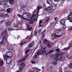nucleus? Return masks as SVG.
<instances>
[{"instance_id": "obj_1", "label": "nucleus", "mask_w": 72, "mask_h": 72, "mask_svg": "<svg viewBox=\"0 0 72 72\" xmlns=\"http://www.w3.org/2000/svg\"><path fill=\"white\" fill-rule=\"evenodd\" d=\"M17 15L19 18H22L24 19H27L29 18L31 19V20H33V19L36 17V15L33 14L31 17H29L27 14H23V15L18 14Z\"/></svg>"}, {"instance_id": "obj_2", "label": "nucleus", "mask_w": 72, "mask_h": 72, "mask_svg": "<svg viewBox=\"0 0 72 72\" xmlns=\"http://www.w3.org/2000/svg\"><path fill=\"white\" fill-rule=\"evenodd\" d=\"M8 3V0H0V5L1 4H3L4 5L5 8H8V5L7 4Z\"/></svg>"}, {"instance_id": "obj_3", "label": "nucleus", "mask_w": 72, "mask_h": 72, "mask_svg": "<svg viewBox=\"0 0 72 72\" xmlns=\"http://www.w3.org/2000/svg\"><path fill=\"white\" fill-rule=\"evenodd\" d=\"M7 39V38L6 36L5 35L3 36V40L0 42V48L1 46V45H5V42L4 40H5V41H6Z\"/></svg>"}, {"instance_id": "obj_4", "label": "nucleus", "mask_w": 72, "mask_h": 72, "mask_svg": "<svg viewBox=\"0 0 72 72\" xmlns=\"http://www.w3.org/2000/svg\"><path fill=\"white\" fill-rule=\"evenodd\" d=\"M20 65H21L20 67L19 68V69L20 71H22V70L23 69L24 67H25V64L24 62H22Z\"/></svg>"}, {"instance_id": "obj_5", "label": "nucleus", "mask_w": 72, "mask_h": 72, "mask_svg": "<svg viewBox=\"0 0 72 72\" xmlns=\"http://www.w3.org/2000/svg\"><path fill=\"white\" fill-rule=\"evenodd\" d=\"M9 51H8L6 52V56H4V60L6 59V58H10V56H9Z\"/></svg>"}, {"instance_id": "obj_6", "label": "nucleus", "mask_w": 72, "mask_h": 72, "mask_svg": "<svg viewBox=\"0 0 72 72\" xmlns=\"http://www.w3.org/2000/svg\"><path fill=\"white\" fill-rule=\"evenodd\" d=\"M59 35H58V34H56V33L55 34V33H53L52 35H51V37H52L51 39V40H54V39H55L56 37H58Z\"/></svg>"}, {"instance_id": "obj_7", "label": "nucleus", "mask_w": 72, "mask_h": 72, "mask_svg": "<svg viewBox=\"0 0 72 72\" xmlns=\"http://www.w3.org/2000/svg\"><path fill=\"white\" fill-rule=\"evenodd\" d=\"M55 33L56 35H57V34H57L58 35H59L58 37H59V35H62V32H61L60 29H57L55 31Z\"/></svg>"}, {"instance_id": "obj_8", "label": "nucleus", "mask_w": 72, "mask_h": 72, "mask_svg": "<svg viewBox=\"0 0 72 72\" xmlns=\"http://www.w3.org/2000/svg\"><path fill=\"white\" fill-rule=\"evenodd\" d=\"M55 54L56 55V56H56L54 58V59L56 61H58V60H60V58H59V57L58 56L59 54L58 53H56Z\"/></svg>"}, {"instance_id": "obj_9", "label": "nucleus", "mask_w": 72, "mask_h": 72, "mask_svg": "<svg viewBox=\"0 0 72 72\" xmlns=\"http://www.w3.org/2000/svg\"><path fill=\"white\" fill-rule=\"evenodd\" d=\"M71 70V68L69 67V66L68 67L65 68L64 70L65 72H69Z\"/></svg>"}, {"instance_id": "obj_10", "label": "nucleus", "mask_w": 72, "mask_h": 72, "mask_svg": "<svg viewBox=\"0 0 72 72\" xmlns=\"http://www.w3.org/2000/svg\"><path fill=\"white\" fill-rule=\"evenodd\" d=\"M60 59L61 61L64 62L66 60V57L64 56H61L60 57Z\"/></svg>"}, {"instance_id": "obj_11", "label": "nucleus", "mask_w": 72, "mask_h": 72, "mask_svg": "<svg viewBox=\"0 0 72 72\" xmlns=\"http://www.w3.org/2000/svg\"><path fill=\"white\" fill-rule=\"evenodd\" d=\"M35 44V42L33 41L30 44L28 45V47L29 48H32L33 46V44Z\"/></svg>"}, {"instance_id": "obj_12", "label": "nucleus", "mask_w": 72, "mask_h": 72, "mask_svg": "<svg viewBox=\"0 0 72 72\" xmlns=\"http://www.w3.org/2000/svg\"><path fill=\"white\" fill-rule=\"evenodd\" d=\"M43 43L44 44L46 45V44H48V43H49V42L48 40L45 39L43 41Z\"/></svg>"}, {"instance_id": "obj_13", "label": "nucleus", "mask_w": 72, "mask_h": 72, "mask_svg": "<svg viewBox=\"0 0 72 72\" xmlns=\"http://www.w3.org/2000/svg\"><path fill=\"white\" fill-rule=\"evenodd\" d=\"M72 45L70 44V45L67 48H64L63 50H68L69 49H70V48H71V47H72Z\"/></svg>"}, {"instance_id": "obj_14", "label": "nucleus", "mask_w": 72, "mask_h": 72, "mask_svg": "<svg viewBox=\"0 0 72 72\" xmlns=\"http://www.w3.org/2000/svg\"><path fill=\"white\" fill-rule=\"evenodd\" d=\"M9 58H6V59L4 60H6V63L7 64H9L10 63V59H8Z\"/></svg>"}, {"instance_id": "obj_15", "label": "nucleus", "mask_w": 72, "mask_h": 72, "mask_svg": "<svg viewBox=\"0 0 72 72\" xmlns=\"http://www.w3.org/2000/svg\"><path fill=\"white\" fill-rule=\"evenodd\" d=\"M52 68V64H48V70H51V68Z\"/></svg>"}, {"instance_id": "obj_16", "label": "nucleus", "mask_w": 72, "mask_h": 72, "mask_svg": "<svg viewBox=\"0 0 72 72\" xmlns=\"http://www.w3.org/2000/svg\"><path fill=\"white\" fill-rule=\"evenodd\" d=\"M47 3L48 4L50 5H51L53 4L52 3V1L51 0H47Z\"/></svg>"}, {"instance_id": "obj_17", "label": "nucleus", "mask_w": 72, "mask_h": 72, "mask_svg": "<svg viewBox=\"0 0 72 72\" xmlns=\"http://www.w3.org/2000/svg\"><path fill=\"white\" fill-rule=\"evenodd\" d=\"M33 71H35V72H39V71H40V70L36 68H33Z\"/></svg>"}, {"instance_id": "obj_18", "label": "nucleus", "mask_w": 72, "mask_h": 72, "mask_svg": "<svg viewBox=\"0 0 72 72\" xmlns=\"http://www.w3.org/2000/svg\"><path fill=\"white\" fill-rule=\"evenodd\" d=\"M5 13H1L0 16L1 18H4V15Z\"/></svg>"}, {"instance_id": "obj_19", "label": "nucleus", "mask_w": 72, "mask_h": 72, "mask_svg": "<svg viewBox=\"0 0 72 72\" xmlns=\"http://www.w3.org/2000/svg\"><path fill=\"white\" fill-rule=\"evenodd\" d=\"M54 50H51L49 52H48L47 53H46V55H48V54L51 53H53V52L54 51Z\"/></svg>"}, {"instance_id": "obj_20", "label": "nucleus", "mask_w": 72, "mask_h": 72, "mask_svg": "<svg viewBox=\"0 0 72 72\" xmlns=\"http://www.w3.org/2000/svg\"><path fill=\"white\" fill-rule=\"evenodd\" d=\"M11 24V22H6V25L7 27L9 26Z\"/></svg>"}, {"instance_id": "obj_21", "label": "nucleus", "mask_w": 72, "mask_h": 72, "mask_svg": "<svg viewBox=\"0 0 72 72\" xmlns=\"http://www.w3.org/2000/svg\"><path fill=\"white\" fill-rule=\"evenodd\" d=\"M60 22L61 24L64 25V20L63 19H61L60 21Z\"/></svg>"}, {"instance_id": "obj_22", "label": "nucleus", "mask_w": 72, "mask_h": 72, "mask_svg": "<svg viewBox=\"0 0 72 72\" xmlns=\"http://www.w3.org/2000/svg\"><path fill=\"white\" fill-rule=\"evenodd\" d=\"M42 54H46V51L45 50H41Z\"/></svg>"}, {"instance_id": "obj_23", "label": "nucleus", "mask_w": 72, "mask_h": 72, "mask_svg": "<svg viewBox=\"0 0 72 72\" xmlns=\"http://www.w3.org/2000/svg\"><path fill=\"white\" fill-rule=\"evenodd\" d=\"M14 0H10L9 1V3L11 5H13L14 3Z\"/></svg>"}, {"instance_id": "obj_24", "label": "nucleus", "mask_w": 72, "mask_h": 72, "mask_svg": "<svg viewBox=\"0 0 72 72\" xmlns=\"http://www.w3.org/2000/svg\"><path fill=\"white\" fill-rule=\"evenodd\" d=\"M41 51H37V54L38 55H43V54L42 53H41Z\"/></svg>"}, {"instance_id": "obj_25", "label": "nucleus", "mask_w": 72, "mask_h": 72, "mask_svg": "<svg viewBox=\"0 0 72 72\" xmlns=\"http://www.w3.org/2000/svg\"><path fill=\"white\" fill-rule=\"evenodd\" d=\"M24 62V58H22L21 60L17 61L18 63H20V62Z\"/></svg>"}, {"instance_id": "obj_26", "label": "nucleus", "mask_w": 72, "mask_h": 72, "mask_svg": "<svg viewBox=\"0 0 72 72\" xmlns=\"http://www.w3.org/2000/svg\"><path fill=\"white\" fill-rule=\"evenodd\" d=\"M66 57L68 58V59H72V56H71L70 55H67L66 56Z\"/></svg>"}, {"instance_id": "obj_27", "label": "nucleus", "mask_w": 72, "mask_h": 72, "mask_svg": "<svg viewBox=\"0 0 72 72\" xmlns=\"http://www.w3.org/2000/svg\"><path fill=\"white\" fill-rule=\"evenodd\" d=\"M4 63V62L3 60H0V67H1L3 65V64Z\"/></svg>"}, {"instance_id": "obj_28", "label": "nucleus", "mask_w": 72, "mask_h": 72, "mask_svg": "<svg viewBox=\"0 0 72 72\" xmlns=\"http://www.w3.org/2000/svg\"><path fill=\"white\" fill-rule=\"evenodd\" d=\"M7 33V30H5L3 33H2L1 35H6Z\"/></svg>"}, {"instance_id": "obj_29", "label": "nucleus", "mask_w": 72, "mask_h": 72, "mask_svg": "<svg viewBox=\"0 0 72 72\" xmlns=\"http://www.w3.org/2000/svg\"><path fill=\"white\" fill-rule=\"evenodd\" d=\"M10 16V15H8V13L6 14H4V18H5L6 17H9Z\"/></svg>"}, {"instance_id": "obj_30", "label": "nucleus", "mask_w": 72, "mask_h": 72, "mask_svg": "<svg viewBox=\"0 0 72 72\" xmlns=\"http://www.w3.org/2000/svg\"><path fill=\"white\" fill-rule=\"evenodd\" d=\"M45 32V30H44L42 32H41V33L42 35H42V37H44V35L45 34H44V33Z\"/></svg>"}, {"instance_id": "obj_31", "label": "nucleus", "mask_w": 72, "mask_h": 72, "mask_svg": "<svg viewBox=\"0 0 72 72\" xmlns=\"http://www.w3.org/2000/svg\"><path fill=\"white\" fill-rule=\"evenodd\" d=\"M10 58L13 56V54L11 51H9Z\"/></svg>"}, {"instance_id": "obj_32", "label": "nucleus", "mask_w": 72, "mask_h": 72, "mask_svg": "<svg viewBox=\"0 0 72 72\" xmlns=\"http://www.w3.org/2000/svg\"><path fill=\"white\" fill-rule=\"evenodd\" d=\"M42 8V7H40V6H39L37 9L38 12H39V10H40V9H41Z\"/></svg>"}, {"instance_id": "obj_33", "label": "nucleus", "mask_w": 72, "mask_h": 72, "mask_svg": "<svg viewBox=\"0 0 72 72\" xmlns=\"http://www.w3.org/2000/svg\"><path fill=\"white\" fill-rule=\"evenodd\" d=\"M27 28H28V31H31L32 30V27L29 28V26H28L27 27Z\"/></svg>"}, {"instance_id": "obj_34", "label": "nucleus", "mask_w": 72, "mask_h": 72, "mask_svg": "<svg viewBox=\"0 0 72 72\" xmlns=\"http://www.w3.org/2000/svg\"><path fill=\"white\" fill-rule=\"evenodd\" d=\"M6 11L7 13H9L10 12V8H8L6 10Z\"/></svg>"}, {"instance_id": "obj_35", "label": "nucleus", "mask_w": 72, "mask_h": 72, "mask_svg": "<svg viewBox=\"0 0 72 72\" xmlns=\"http://www.w3.org/2000/svg\"><path fill=\"white\" fill-rule=\"evenodd\" d=\"M52 63L53 64H54V66L57 65V62L56 61H54Z\"/></svg>"}, {"instance_id": "obj_36", "label": "nucleus", "mask_w": 72, "mask_h": 72, "mask_svg": "<svg viewBox=\"0 0 72 72\" xmlns=\"http://www.w3.org/2000/svg\"><path fill=\"white\" fill-rule=\"evenodd\" d=\"M50 44V42H49V43H48L47 45V46L48 47V48H51V45Z\"/></svg>"}, {"instance_id": "obj_37", "label": "nucleus", "mask_w": 72, "mask_h": 72, "mask_svg": "<svg viewBox=\"0 0 72 72\" xmlns=\"http://www.w3.org/2000/svg\"><path fill=\"white\" fill-rule=\"evenodd\" d=\"M34 35L35 36H37V32L36 31H35Z\"/></svg>"}, {"instance_id": "obj_38", "label": "nucleus", "mask_w": 72, "mask_h": 72, "mask_svg": "<svg viewBox=\"0 0 72 72\" xmlns=\"http://www.w3.org/2000/svg\"><path fill=\"white\" fill-rule=\"evenodd\" d=\"M30 51V50H26L25 51V54H27L28 52V51Z\"/></svg>"}, {"instance_id": "obj_39", "label": "nucleus", "mask_w": 72, "mask_h": 72, "mask_svg": "<svg viewBox=\"0 0 72 72\" xmlns=\"http://www.w3.org/2000/svg\"><path fill=\"white\" fill-rule=\"evenodd\" d=\"M70 65L69 66V67H70L71 68H72V62L70 63Z\"/></svg>"}, {"instance_id": "obj_40", "label": "nucleus", "mask_w": 72, "mask_h": 72, "mask_svg": "<svg viewBox=\"0 0 72 72\" xmlns=\"http://www.w3.org/2000/svg\"><path fill=\"white\" fill-rule=\"evenodd\" d=\"M56 51L57 52H60V49L57 48L56 50Z\"/></svg>"}, {"instance_id": "obj_41", "label": "nucleus", "mask_w": 72, "mask_h": 72, "mask_svg": "<svg viewBox=\"0 0 72 72\" xmlns=\"http://www.w3.org/2000/svg\"><path fill=\"white\" fill-rule=\"evenodd\" d=\"M12 30H14V29L10 28H9L8 29L9 31H12Z\"/></svg>"}, {"instance_id": "obj_42", "label": "nucleus", "mask_w": 72, "mask_h": 72, "mask_svg": "<svg viewBox=\"0 0 72 72\" xmlns=\"http://www.w3.org/2000/svg\"><path fill=\"white\" fill-rule=\"evenodd\" d=\"M54 55L52 54L50 55V57L51 58H54Z\"/></svg>"}, {"instance_id": "obj_43", "label": "nucleus", "mask_w": 72, "mask_h": 72, "mask_svg": "<svg viewBox=\"0 0 72 72\" xmlns=\"http://www.w3.org/2000/svg\"><path fill=\"white\" fill-rule=\"evenodd\" d=\"M59 71L60 72H62V68H59Z\"/></svg>"}, {"instance_id": "obj_44", "label": "nucleus", "mask_w": 72, "mask_h": 72, "mask_svg": "<svg viewBox=\"0 0 72 72\" xmlns=\"http://www.w3.org/2000/svg\"><path fill=\"white\" fill-rule=\"evenodd\" d=\"M64 54V52H61L60 53V55H63V54Z\"/></svg>"}, {"instance_id": "obj_45", "label": "nucleus", "mask_w": 72, "mask_h": 72, "mask_svg": "<svg viewBox=\"0 0 72 72\" xmlns=\"http://www.w3.org/2000/svg\"><path fill=\"white\" fill-rule=\"evenodd\" d=\"M63 25V26L62 27V28H64V29H65V28H66V25L64 24Z\"/></svg>"}, {"instance_id": "obj_46", "label": "nucleus", "mask_w": 72, "mask_h": 72, "mask_svg": "<svg viewBox=\"0 0 72 72\" xmlns=\"http://www.w3.org/2000/svg\"><path fill=\"white\" fill-rule=\"evenodd\" d=\"M28 55H26L25 57L24 58H24V61H25V59L27 58V57H28Z\"/></svg>"}, {"instance_id": "obj_47", "label": "nucleus", "mask_w": 72, "mask_h": 72, "mask_svg": "<svg viewBox=\"0 0 72 72\" xmlns=\"http://www.w3.org/2000/svg\"><path fill=\"white\" fill-rule=\"evenodd\" d=\"M55 21H57V20L58 19V17H55L54 18Z\"/></svg>"}, {"instance_id": "obj_48", "label": "nucleus", "mask_w": 72, "mask_h": 72, "mask_svg": "<svg viewBox=\"0 0 72 72\" xmlns=\"http://www.w3.org/2000/svg\"><path fill=\"white\" fill-rule=\"evenodd\" d=\"M33 22H34L33 21H30L29 22V23H30V24H33Z\"/></svg>"}, {"instance_id": "obj_49", "label": "nucleus", "mask_w": 72, "mask_h": 72, "mask_svg": "<svg viewBox=\"0 0 72 72\" xmlns=\"http://www.w3.org/2000/svg\"><path fill=\"white\" fill-rule=\"evenodd\" d=\"M4 22V20H2L0 22V24H1L2 23H3Z\"/></svg>"}, {"instance_id": "obj_50", "label": "nucleus", "mask_w": 72, "mask_h": 72, "mask_svg": "<svg viewBox=\"0 0 72 72\" xmlns=\"http://www.w3.org/2000/svg\"><path fill=\"white\" fill-rule=\"evenodd\" d=\"M37 18H36L33 19V21H34L35 22H37Z\"/></svg>"}, {"instance_id": "obj_51", "label": "nucleus", "mask_w": 72, "mask_h": 72, "mask_svg": "<svg viewBox=\"0 0 72 72\" xmlns=\"http://www.w3.org/2000/svg\"><path fill=\"white\" fill-rule=\"evenodd\" d=\"M43 22V21H42V20H40L39 21V24H41V23H42Z\"/></svg>"}, {"instance_id": "obj_52", "label": "nucleus", "mask_w": 72, "mask_h": 72, "mask_svg": "<svg viewBox=\"0 0 72 72\" xmlns=\"http://www.w3.org/2000/svg\"><path fill=\"white\" fill-rule=\"evenodd\" d=\"M49 20V19H47L46 21H45V23H47L48 21Z\"/></svg>"}, {"instance_id": "obj_53", "label": "nucleus", "mask_w": 72, "mask_h": 72, "mask_svg": "<svg viewBox=\"0 0 72 72\" xmlns=\"http://www.w3.org/2000/svg\"><path fill=\"white\" fill-rule=\"evenodd\" d=\"M47 9L48 10H51V9L50 8V7L47 8Z\"/></svg>"}, {"instance_id": "obj_54", "label": "nucleus", "mask_w": 72, "mask_h": 72, "mask_svg": "<svg viewBox=\"0 0 72 72\" xmlns=\"http://www.w3.org/2000/svg\"><path fill=\"white\" fill-rule=\"evenodd\" d=\"M23 44H24V43H23V42H22L21 43V44H20V45H23Z\"/></svg>"}, {"instance_id": "obj_55", "label": "nucleus", "mask_w": 72, "mask_h": 72, "mask_svg": "<svg viewBox=\"0 0 72 72\" xmlns=\"http://www.w3.org/2000/svg\"><path fill=\"white\" fill-rule=\"evenodd\" d=\"M34 57H35V59H36V58H37V55H36L34 56Z\"/></svg>"}, {"instance_id": "obj_56", "label": "nucleus", "mask_w": 72, "mask_h": 72, "mask_svg": "<svg viewBox=\"0 0 72 72\" xmlns=\"http://www.w3.org/2000/svg\"><path fill=\"white\" fill-rule=\"evenodd\" d=\"M41 32V30H39V33H40Z\"/></svg>"}, {"instance_id": "obj_57", "label": "nucleus", "mask_w": 72, "mask_h": 72, "mask_svg": "<svg viewBox=\"0 0 72 72\" xmlns=\"http://www.w3.org/2000/svg\"><path fill=\"white\" fill-rule=\"evenodd\" d=\"M55 1H58L59 0H54Z\"/></svg>"}, {"instance_id": "obj_58", "label": "nucleus", "mask_w": 72, "mask_h": 72, "mask_svg": "<svg viewBox=\"0 0 72 72\" xmlns=\"http://www.w3.org/2000/svg\"><path fill=\"white\" fill-rule=\"evenodd\" d=\"M39 26H40V27H42V25H41V24H40L39 23Z\"/></svg>"}, {"instance_id": "obj_59", "label": "nucleus", "mask_w": 72, "mask_h": 72, "mask_svg": "<svg viewBox=\"0 0 72 72\" xmlns=\"http://www.w3.org/2000/svg\"><path fill=\"white\" fill-rule=\"evenodd\" d=\"M65 1V0H62V3H64Z\"/></svg>"}, {"instance_id": "obj_60", "label": "nucleus", "mask_w": 72, "mask_h": 72, "mask_svg": "<svg viewBox=\"0 0 72 72\" xmlns=\"http://www.w3.org/2000/svg\"><path fill=\"white\" fill-rule=\"evenodd\" d=\"M68 13V11H66V12H65V13Z\"/></svg>"}, {"instance_id": "obj_61", "label": "nucleus", "mask_w": 72, "mask_h": 72, "mask_svg": "<svg viewBox=\"0 0 72 72\" xmlns=\"http://www.w3.org/2000/svg\"><path fill=\"white\" fill-rule=\"evenodd\" d=\"M14 27H16V28H17V27H18V26H15Z\"/></svg>"}, {"instance_id": "obj_62", "label": "nucleus", "mask_w": 72, "mask_h": 72, "mask_svg": "<svg viewBox=\"0 0 72 72\" xmlns=\"http://www.w3.org/2000/svg\"><path fill=\"white\" fill-rule=\"evenodd\" d=\"M43 49H46V48L43 47Z\"/></svg>"}, {"instance_id": "obj_63", "label": "nucleus", "mask_w": 72, "mask_h": 72, "mask_svg": "<svg viewBox=\"0 0 72 72\" xmlns=\"http://www.w3.org/2000/svg\"><path fill=\"white\" fill-rule=\"evenodd\" d=\"M26 41H25V42L24 43V44H26Z\"/></svg>"}, {"instance_id": "obj_64", "label": "nucleus", "mask_w": 72, "mask_h": 72, "mask_svg": "<svg viewBox=\"0 0 72 72\" xmlns=\"http://www.w3.org/2000/svg\"><path fill=\"white\" fill-rule=\"evenodd\" d=\"M4 69V68H1V69H0V70H1V69L3 70Z\"/></svg>"}]
</instances>
